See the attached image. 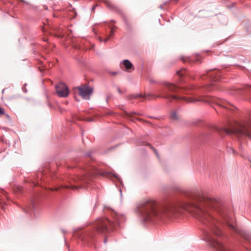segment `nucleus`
I'll use <instances>...</instances> for the list:
<instances>
[{
  "mask_svg": "<svg viewBox=\"0 0 251 251\" xmlns=\"http://www.w3.org/2000/svg\"><path fill=\"white\" fill-rule=\"evenodd\" d=\"M185 195L195 201V202H186L180 200L171 202L161 208H159L156 202L151 199H145L136 204L135 213L138 218L143 223L153 222L163 217L178 218L185 210L193 214L205 225L208 229L203 231L204 240L211 247L218 251H229L219 241L215 239L213 235L222 237L223 232L218 226L221 224L208 212L207 208L214 209L218 211L226 225L232 230L238 232L237 229L232 224V218L222 210L223 202L221 200L209 194L190 191Z\"/></svg>",
  "mask_w": 251,
  "mask_h": 251,
  "instance_id": "obj_1",
  "label": "nucleus"
},
{
  "mask_svg": "<svg viewBox=\"0 0 251 251\" xmlns=\"http://www.w3.org/2000/svg\"><path fill=\"white\" fill-rule=\"evenodd\" d=\"M111 216L113 220L112 221L105 217L100 218L97 220L91 230L83 236L81 240L89 242L97 234L109 233L117 226H120V224L126 220L124 215L119 214L114 211L112 212Z\"/></svg>",
  "mask_w": 251,
  "mask_h": 251,
  "instance_id": "obj_2",
  "label": "nucleus"
},
{
  "mask_svg": "<svg viewBox=\"0 0 251 251\" xmlns=\"http://www.w3.org/2000/svg\"><path fill=\"white\" fill-rule=\"evenodd\" d=\"M182 91L180 88L175 84L164 82L162 84L160 88L157 89L155 92L158 94L152 95L150 94H145L144 95L138 94H135L132 97L133 98L137 99L139 98H144L147 100H150L149 98L152 97L154 99L162 98L169 100H184L187 102H196V101H202L200 99L187 98L185 97H181L177 95L173 94V93H178Z\"/></svg>",
  "mask_w": 251,
  "mask_h": 251,
  "instance_id": "obj_3",
  "label": "nucleus"
},
{
  "mask_svg": "<svg viewBox=\"0 0 251 251\" xmlns=\"http://www.w3.org/2000/svg\"><path fill=\"white\" fill-rule=\"evenodd\" d=\"M251 111L249 114L248 119L243 122H236L234 124H231L229 127H216L215 130L218 134L223 137L224 135L234 134L238 138L247 137L251 139Z\"/></svg>",
  "mask_w": 251,
  "mask_h": 251,
  "instance_id": "obj_4",
  "label": "nucleus"
},
{
  "mask_svg": "<svg viewBox=\"0 0 251 251\" xmlns=\"http://www.w3.org/2000/svg\"><path fill=\"white\" fill-rule=\"evenodd\" d=\"M97 176H100L106 177H114L121 185L120 186L116 185L117 187H119V188H121V186L124 187L122 179L118 175L114 174L107 171H102L99 169L95 166H91L85 169L84 175L82 176V179L86 182L88 180Z\"/></svg>",
  "mask_w": 251,
  "mask_h": 251,
  "instance_id": "obj_5",
  "label": "nucleus"
},
{
  "mask_svg": "<svg viewBox=\"0 0 251 251\" xmlns=\"http://www.w3.org/2000/svg\"><path fill=\"white\" fill-rule=\"evenodd\" d=\"M206 73V76L208 77L210 83L205 86V88H202L199 87L193 86L192 89L199 91H202L204 89L207 91H211L215 85V83L217 81L222 80V77L219 70H217L216 72L208 70L207 71Z\"/></svg>",
  "mask_w": 251,
  "mask_h": 251,
  "instance_id": "obj_6",
  "label": "nucleus"
},
{
  "mask_svg": "<svg viewBox=\"0 0 251 251\" xmlns=\"http://www.w3.org/2000/svg\"><path fill=\"white\" fill-rule=\"evenodd\" d=\"M56 93L60 97H67L69 94L68 86L64 83H59L55 86Z\"/></svg>",
  "mask_w": 251,
  "mask_h": 251,
  "instance_id": "obj_7",
  "label": "nucleus"
},
{
  "mask_svg": "<svg viewBox=\"0 0 251 251\" xmlns=\"http://www.w3.org/2000/svg\"><path fill=\"white\" fill-rule=\"evenodd\" d=\"M78 91V94L83 99L89 100L90 95L92 94L93 89L89 86L81 85L77 88Z\"/></svg>",
  "mask_w": 251,
  "mask_h": 251,
  "instance_id": "obj_8",
  "label": "nucleus"
},
{
  "mask_svg": "<svg viewBox=\"0 0 251 251\" xmlns=\"http://www.w3.org/2000/svg\"><path fill=\"white\" fill-rule=\"evenodd\" d=\"M36 205L35 202L34 200L32 199L30 200V203L29 204L26 205L24 208V210L26 213H29L30 215H32V214L36 216L35 213V208Z\"/></svg>",
  "mask_w": 251,
  "mask_h": 251,
  "instance_id": "obj_9",
  "label": "nucleus"
},
{
  "mask_svg": "<svg viewBox=\"0 0 251 251\" xmlns=\"http://www.w3.org/2000/svg\"><path fill=\"white\" fill-rule=\"evenodd\" d=\"M123 64L126 70H129L133 67L132 63L128 59H125L123 61Z\"/></svg>",
  "mask_w": 251,
  "mask_h": 251,
  "instance_id": "obj_10",
  "label": "nucleus"
},
{
  "mask_svg": "<svg viewBox=\"0 0 251 251\" xmlns=\"http://www.w3.org/2000/svg\"><path fill=\"white\" fill-rule=\"evenodd\" d=\"M170 118L173 120H177L178 118L177 116V113L176 111H174L172 114H171Z\"/></svg>",
  "mask_w": 251,
  "mask_h": 251,
  "instance_id": "obj_11",
  "label": "nucleus"
},
{
  "mask_svg": "<svg viewBox=\"0 0 251 251\" xmlns=\"http://www.w3.org/2000/svg\"><path fill=\"white\" fill-rule=\"evenodd\" d=\"M226 104V102L224 101H221V103H218V105H219L220 106L226 108H227Z\"/></svg>",
  "mask_w": 251,
  "mask_h": 251,
  "instance_id": "obj_12",
  "label": "nucleus"
},
{
  "mask_svg": "<svg viewBox=\"0 0 251 251\" xmlns=\"http://www.w3.org/2000/svg\"><path fill=\"white\" fill-rule=\"evenodd\" d=\"M1 195L6 197V192H5L4 190L2 189H0V200L2 199Z\"/></svg>",
  "mask_w": 251,
  "mask_h": 251,
  "instance_id": "obj_13",
  "label": "nucleus"
},
{
  "mask_svg": "<svg viewBox=\"0 0 251 251\" xmlns=\"http://www.w3.org/2000/svg\"><path fill=\"white\" fill-rule=\"evenodd\" d=\"M56 188H60L59 187H57ZM62 188L68 189V188H82L80 187H79V186H75L74 187H69V186H66L65 187H62Z\"/></svg>",
  "mask_w": 251,
  "mask_h": 251,
  "instance_id": "obj_14",
  "label": "nucleus"
},
{
  "mask_svg": "<svg viewBox=\"0 0 251 251\" xmlns=\"http://www.w3.org/2000/svg\"><path fill=\"white\" fill-rule=\"evenodd\" d=\"M177 74L178 75H179V76H181L183 75H184V73H182V71H178L176 72Z\"/></svg>",
  "mask_w": 251,
  "mask_h": 251,
  "instance_id": "obj_15",
  "label": "nucleus"
},
{
  "mask_svg": "<svg viewBox=\"0 0 251 251\" xmlns=\"http://www.w3.org/2000/svg\"><path fill=\"white\" fill-rule=\"evenodd\" d=\"M5 114L3 108L0 106V115Z\"/></svg>",
  "mask_w": 251,
  "mask_h": 251,
  "instance_id": "obj_16",
  "label": "nucleus"
},
{
  "mask_svg": "<svg viewBox=\"0 0 251 251\" xmlns=\"http://www.w3.org/2000/svg\"><path fill=\"white\" fill-rule=\"evenodd\" d=\"M109 39V37L104 38V39H100L101 42H106Z\"/></svg>",
  "mask_w": 251,
  "mask_h": 251,
  "instance_id": "obj_17",
  "label": "nucleus"
},
{
  "mask_svg": "<svg viewBox=\"0 0 251 251\" xmlns=\"http://www.w3.org/2000/svg\"><path fill=\"white\" fill-rule=\"evenodd\" d=\"M150 146H151L150 145ZM151 147L153 150V151H154V152H155L156 155L158 157L159 155H158V152H157V151L153 147Z\"/></svg>",
  "mask_w": 251,
  "mask_h": 251,
  "instance_id": "obj_18",
  "label": "nucleus"
},
{
  "mask_svg": "<svg viewBox=\"0 0 251 251\" xmlns=\"http://www.w3.org/2000/svg\"><path fill=\"white\" fill-rule=\"evenodd\" d=\"M92 152L90 151L89 152H87L85 153V155L88 157H91V156Z\"/></svg>",
  "mask_w": 251,
  "mask_h": 251,
  "instance_id": "obj_19",
  "label": "nucleus"
},
{
  "mask_svg": "<svg viewBox=\"0 0 251 251\" xmlns=\"http://www.w3.org/2000/svg\"><path fill=\"white\" fill-rule=\"evenodd\" d=\"M114 33V30L113 29H111L110 30V36H112Z\"/></svg>",
  "mask_w": 251,
  "mask_h": 251,
  "instance_id": "obj_20",
  "label": "nucleus"
},
{
  "mask_svg": "<svg viewBox=\"0 0 251 251\" xmlns=\"http://www.w3.org/2000/svg\"><path fill=\"white\" fill-rule=\"evenodd\" d=\"M110 74L112 75H116L118 74V72H110Z\"/></svg>",
  "mask_w": 251,
  "mask_h": 251,
  "instance_id": "obj_21",
  "label": "nucleus"
},
{
  "mask_svg": "<svg viewBox=\"0 0 251 251\" xmlns=\"http://www.w3.org/2000/svg\"><path fill=\"white\" fill-rule=\"evenodd\" d=\"M80 229H81L80 227H79L78 228H75L74 229L73 232H74V233H75L76 232H77V230H80Z\"/></svg>",
  "mask_w": 251,
  "mask_h": 251,
  "instance_id": "obj_22",
  "label": "nucleus"
},
{
  "mask_svg": "<svg viewBox=\"0 0 251 251\" xmlns=\"http://www.w3.org/2000/svg\"><path fill=\"white\" fill-rule=\"evenodd\" d=\"M149 81L151 83H153L155 82V81L151 78L149 79Z\"/></svg>",
  "mask_w": 251,
  "mask_h": 251,
  "instance_id": "obj_23",
  "label": "nucleus"
},
{
  "mask_svg": "<svg viewBox=\"0 0 251 251\" xmlns=\"http://www.w3.org/2000/svg\"><path fill=\"white\" fill-rule=\"evenodd\" d=\"M22 89H23V92H24V93H27V89H26V88H25H25H24V87H23L22 88Z\"/></svg>",
  "mask_w": 251,
  "mask_h": 251,
  "instance_id": "obj_24",
  "label": "nucleus"
},
{
  "mask_svg": "<svg viewBox=\"0 0 251 251\" xmlns=\"http://www.w3.org/2000/svg\"><path fill=\"white\" fill-rule=\"evenodd\" d=\"M117 90H118V92L120 94H121V93H122V91H121V89H120V88L118 87V88H117Z\"/></svg>",
  "mask_w": 251,
  "mask_h": 251,
  "instance_id": "obj_25",
  "label": "nucleus"
},
{
  "mask_svg": "<svg viewBox=\"0 0 251 251\" xmlns=\"http://www.w3.org/2000/svg\"><path fill=\"white\" fill-rule=\"evenodd\" d=\"M103 242L104 244H106L107 243V237H106L104 238Z\"/></svg>",
  "mask_w": 251,
  "mask_h": 251,
  "instance_id": "obj_26",
  "label": "nucleus"
},
{
  "mask_svg": "<svg viewBox=\"0 0 251 251\" xmlns=\"http://www.w3.org/2000/svg\"><path fill=\"white\" fill-rule=\"evenodd\" d=\"M119 193H120L121 196H122V189H119Z\"/></svg>",
  "mask_w": 251,
  "mask_h": 251,
  "instance_id": "obj_27",
  "label": "nucleus"
},
{
  "mask_svg": "<svg viewBox=\"0 0 251 251\" xmlns=\"http://www.w3.org/2000/svg\"><path fill=\"white\" fill-rule=\"evenodd\" d=\"M95 8V6H93L92 7V10H94Z\"/></svg>",
  "mask_w": 251,
  "mask_h": 251,
  "instance_id": "obj_28",
  "label": "nucleus"
},
{
  "mask_svg": "<svg viewBox=\"0 0 251 251\" xmlns=\"http://www.w3.org/2000/svg\"><path fill=\"white\" fill-rule=\"evenodd\" d=\"M107 208H109V207H107V206H104V209L105 210Z\"/></svg>",
  "mask_w": 251,
  "mask_h": 251,
  "instance_id": "obj_29",
  "label": "nucleus"
},
{
  "mask_svg": "<svg viewBox=\"0 0 251 251\" xmlns=\"http://www.w3.org/2000/svg\"><path fill=\"white\" fill-rule=\"evenodd\" d=\"M88 121L89 122H91V121H93V120H92V119H89Z\"/></svg>",
  "mask_w": 251,
  "mask_h": 251,
  "instance_id": "obj_30",
  "label": "nucleus"
},
{
  "mask_svg": "<svg viewBox=\"0 0 251 251\" xmlns=\"http://www.w3.org/2000/svg\"><path fill=\"white\" fill-rule=\"evenodd\" d=\"M4 90H5V89H3L2 90V93H3V92H4Z\"/></svg>",
  "mask_w": 251,
  "mask_h": 251,
  "instance_id": "obj_31",
  "label": "nucleus"
},
{
  "mask_svg": "<svg viewBox=\"0 0 251 251\" xmlns=\"http://www.w3.org/2000/svg\"><path fill=\"white\" fill-rule=\"evenodd\" d=\"M21 1L24 2H26L24 0H20Z\"/></svg>",
  "mask_w": 251,
  "mask_h": 251,
  "instance_id": "obj_32",
  "label": "nucleus"
},
{
  "mask_svg": "<svg viewBox=\"0 0 251 251\" xmlns=\"http://www.w3.org/2000/svg\"><path fill=\"white\" fill-rule=\"evenodd\" d=\"M26 85H27V84H26V83L24 84V86H25H25H26Z\"/></svg>",
  "mask_w": 251,
  "mask_h": 251,
  "instance_id": "obj_33",
  "label": "nucleus"
},
{
  "mask_svg": "<svg viewBox=\"0 0 251 251\" xmlns=\"http://www.w3.org/2000/svg\"><path fill=\"white\" fill-rule=\"evenodd\" d=\"M160 8L161 9V8H163L162 5H160Z\"/></svg>",
  "mask_w": 251,
  "mask_h": 251,
  "instance_id": "obj_34",
  "label": "nucleus"
},
{
  "mask_svg": "<svg viewBox=\"0 0 251 251\" xmlns=\"http://www.w3.org/2000/svg\"><path fill=\"white\" fill-rule=\"evenodd\" d=\"M216 103H217V104H218V103H221V102H217V101H216Z\"/></svg>",
  "mask_w": 251,
  "mask_h": 251,
  "instance_id": "obj_35",
  "label": "nucleus"
},
{
  "mask_svg": "<svg viewBox=\"0 0 251 251\" xmlns=\"http://www.w3.org/2000/svg\"><path fill=\"white\" fill-rule=\"evenodd\" d=\"M6 117H8V118H9V115H6Z\"/></svg>",
  "mask_w": 251,
  "mask_h": 251,
  "instance_id": "obj_36",
  "label": "nucleus"
},
{
  "mask_svg": "<svg viewBox=\"0 0 251 251\" xmlns=\"http://www.w3.org/2000/svg\"><path fill=\"white\" fill-rule=\"evenodd\" d=\"M42 188L45 189V188H47V187H43Z\"/></svg>",
  "mask_w": 251,
  "mask_h": 251,
  "instance_id": "obj_37",
  "label": "nucleus"
},
{
  "mask_svg": "<svg viewBox=\"0 0 251 251\" xmlns=\"http://www.w3.org/2000/svg\"><path fill=\"white\" fill-rule=\"evenodd\" d=\"M96 206V205H95V206L94 207V209L95 208Z\"/></svg>",
  "mask_w": 251,
  "mask_h": 251,
  "instance_id": "obj_38",
  "label": "nucleus"
},
{
  "mask_svg": "<svg viewBox=\"0 0 251 251\" xmlns=\"http://www.w3.org/2000/svg\"><path fill=\"white\" fill-rule=\"evenodd\" d=\"M62 231L63 233H65V231L64 230H62Z\"/></svg>",
  "mask_w": 251,
  "mask_h": 251,
  "instance_id": "obj_39",
  "label": "nucleus"
},
{
  "mask_svg": "<svg viewBox=\"0 0 251 251\" xmlns=\"http://www.w3.org/2000/svg\"><path fill=\"white\" fill-rule=\"evenodd\" d=\"M249 161L251 163V160L250 159H249Z\"/></svg>",
  "mask_w": 251,
  "mask_h": 251,
  "instance_id": "obj_40",
  "label": "nucleus"
},
{
  "mask_svg": "<svg viewBox=\"0 0 251 251\" xmlns=\"http://www.w3.org/2000/svg\"><path fill=\"white\" fill-rule=\"evenodd\" d=\"M182 61H185L184 60L182 59Z\"/></svg>",
  "mask_w": 251,
  "mask_h": 251,
  "instance_id": "obj_41",
  "label": "nucleus"
}]
</instances>
